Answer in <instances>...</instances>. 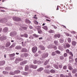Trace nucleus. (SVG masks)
Here are the masks:
<instances>
[{"instance_id": "63", "label": "nucleus", "mask_w": 77, "mask_h": 77, "mask_svg": "<svg viewBox=\"0 0 77 77\" xmlns=\"http://www.w3.org/2000/svg\"><path fill=\"white\" fill-rule=\"evenodd\" d=\"M52 26L53 27H54V29H56V28H57V27L56 26H55L54 25H52Z\"/></svg>"}, {"instance_id": "29", "label": "nucleus", "mask_w": 77, "mask_h": 77, "mask_svg": "<svg viewBox=\"0 0 77 77\" xmlns=\"http://www.w3.org/2000/svg\"><path fill=\"white\" fill-rule=\"evenodd\" d=\"M68 69L69 70H70V71H72V70L73 69V68H72V67L71 66H69L68 67Z\"/></svg>"}, {"instance_id": "51", "label": "nucleus", "mask_w": 77, "mask_h": 77, "mask_svg": "<svg viewBox=\"0 0 77 77\" xmlns=\"http://www.w3.org/2000/svg\"><path fill=\"white\" fill-rule=\"evenodd\" d=\"M33 18H35V20H37V19H38V17H36V15H35L34 17H33Z\"/></svg>"}, {"instance_id": "4", "label": "nucleus", "mask_w": 77, "mask_h": 77, "mask_svg": "<svg viewBox=\"0 0 77 77\" xmlns=\"http://www.w3.org/2000/svg\"><path fill=\"white\" fill-rule=\"evenodd\" d=\"M37 50H38V48L36 46H34L32 48V51L34 53H35V52L37 51Z\"/></svg>"}, {"instance_id": "25", "label": "nucleus", "mask_w": 77, "mask_h": 77, "mask_svg": "<svg viewBox=\"0 0 77 77\" xmlns=\"http://www.w3.org/2000/svg\"><path fill=\"white\" fill-rule=\"evenodd\" d=\"M49 33H54V31L52 30H50L48 31Z\"/></svg>"}, {"instance_id": "2", "label": "nucleus", "mask_w": 77, "mask_h": 77, "mask_svg": "<svg viewBox=\"0 0 77 77\" xmlns=\"http://www.w3.org/2000/svg\"><path fill=\"white\" fill-rule=\"evenodd\" d=\"M48 53H45L42 54V58L45 59V58L47 57H48Z\"/></svg>"}, {"instance_id": "14", "label": "nucleus", "mask_w": 77, "mask_h": 77, "mask_svg": "<svg viewBox=\"0 0 77 77\" xmlns=\"http://www.w3.org/2000/svg\"><path fill=\"white\" fill-rule=\"evenodd\" d=\"M5 61L3 60V61H1L0 62V65H5Z\"/></svg>"}, {"instance_id": "11", "label": "nucleus", "mask_w": 77, "mask_h": 77, "mask_svg": "<svg viewBox=\"0 0 77 77\" xmlns=\"http://www.w3.org/2000/svg\"><path fill=\"white\" fill-rule=\"evenodd\" d=\"M22 48V47L20 46H17L15 47V49L17 50H21Z\"/></svg>"}, {"instance_id": "22", "label": "nucleus", "mask_w": 77, "mask_h": 77, "mask_svg": "<svg viewBox=\"0 0 77 77\" xmlns=\"http://www.w3.org/2000/svg\"><path fill=\"white\" fill-rule=\"evenodd\" d=\"M54 66L56 69H58L59 68V67H58V66L56 64H54Z\"/></svg>"}, {"instance_id": "56", "label": "nucleus", "mask_w": 77, "mask_h": 77, "mask_svg": "<svg viewBox=\"0 0 77 77\" xmlns=\"http://www.w3.org/2000/svg\"><path fill=\"white\" fill-rule=\"evenodd\" d=\"M17 39H19V41H20H20H23V38H18Z\"/></svg>"}, {"instance_id": "30", "label": "nucleus", "mask_w": 77, "mask_h": 77, "mask_svg": "<svg viewBox=\"0 0 77 77\" xmlns=\"http://www.w3.org/2000/svg\"><path fill=\"white\" fill-rule=\"evenodd\" d=\"M60 43H63L64 42V40L63 39H60Z\"/></svg>"}, {"instance_id": "34", "label": "nucleus", "mask_w": 77, "mask_h": 77, "mask_svg": "<svg viewBox=\"0 0 77 77\" xmlns=\"http://www.w3.org/2000/svg\"><path fill=\"white\" fill-rule=\"evenodd\" d=\"M33 35L35 37V38H38V37H39V35L35 34H33Z\"/></svg>"}, {"instance_id": "48", "label": "nucleus", "mask_w": 77, "mask_h": 77, "mask_svg": "<svg viewBox=\"0 0 77 77\" xmlns=\"http://www.w3.org/2000/svg\"><path fill=\"white\" fill-rule=\"evenodd\" d=\"M67 68V66H64L63 67V69H66V68Z\"/></svg>"}, {"instance_id": "35", "label": "nucleus", "mask_w": 77, "mask_h": 77, "mask_svg": "<svg viewBox=\"0 0 77 77\" xmlns=\"http://www.w3.org/2000/svg\"><path fill=\"white\" fill-rule=\"evenodd\" d=\"M34 23L35 24H37V25H38V21H36V20L34 21Z\"/></svg>"}, {"instance_id": "59", "label": "nucleus", "mask_w": 77, "mask_h": 77, "mask_svg": "<svg viewBox=\"0 0 77 77\" xmlns=\"http://www.w3.org/2000/svg\"><path fill=\"white\" fill-rule=\"evenodd\" d=\"M66 36H69V34L68 33H66Z\"/></svg>"}, {"instance_id": "64", "label": "nucleus", "mask_w": 77, "mask_h": 77, "mask_svg": "<svg viewBox=\"0 0 77 77\" xmlns=\"http://www.w3.org/2000/svg\"><path fill=\"white\" fill-rule=\"evenodd\" d=\"M63 46L65 48H66V45H65V44H64L63 45Z\"/></svg>"}, {"instance_id": "9", "label": "nucleus", "mask_w": 77, "mask_h": 77, "mask_svg": "<svg viewBox=\"0 0 77 77\" xmlns=\"http://www.w3.org/2000/svg\"><path fill=\"white\" fill-rule=\"evenodd\" d=\"M0 39L1 41H4V40L6 39V37L5 36H2L0 38Z\"/></svg>"}, {"instance_id": "7", "label": "nucleus", "mask_w": 77, "mask_h": 77, "mask_svg": "<svg viewBox=\"0 0 77 77\" xmlns=\"http://www.w3.org/2000/svg\"><path fill=\"white\" fill-rule=\"evenodd\" d=\"M27 61L26 60L23 61V62H21L20 63V65L21 66H23L25 64H26Z\"/></svg>"}, {"instance_id": "61", "label": "nucleus", "mask_w": 77, "mask_h": 77, "mask_svg": "<svg viewBox=\"0 0 77 77\" xmlns=\"http://www.w3.org/2000/svg\"><path fill=\"white\" fill-rule=\"evenodd\" d=\"M64 57H66L67 56V54L66 53H64Z\"/></svg>"}, {"instance_id": "31", "label": "nucleus", "mask_w": 77, "mask_h": 77, "mask_svg": "<svg viewBox=\"0 0 77 77\" xmlns=\"http://www.w3.org/2000/svg\"><path fill=\"white\" fill-rule=\"evenodd\" d=\"M26 23H27V24L28 23H30V21H29L28 19L26 20Z\"/></svg>"}, {"instance_id": "47", "label": "nucleus", "mask_w": 77, "mask_h": 77, "mask_svg": "<svg viewBox=\"0 0 77 77\" xmlns=\"http://www.w3.org/2000/svg\"><path fill=\"white\" fill-rule=\"evenodd\" d=\"M69 54L70 55H71V56H72V57H73V54H72V52H69Z\"/></svg>"}, {"instance_id": "13", "label": "nucleus", "mask_w": 77, "mask_h": 77, "mask_svg": "<svg viewBox=\"0 0 77 77\" xmlns=\"http://www.w3.org/2000/svg\"><path fill=\"white\" fill-rule=\"evenodd\" d=\"M21 52L24 53V52H27V50L25 48H22L21 50Z\"/></svg>"}, {"instance_id": "54", "label": "nucleus", "mask_w": 77, "mask_h": 77, "mask_svg": "<svg viewBox=\"0 0 77 77\" xmlns=\"http://www.w3.org/2000/svg\"><path fill=\"white\" fill-rule=\"evenodd\" d=\"M68 41L69 42H71V39L69 38H68Z\"/></svg>"}, {"instance_id": "38", "label": "nucleus", "mask_w": 77, "mask_h": 77, "mask_svg": "<svg viewBox=\"0 0 77 77\" xmlns=\"http://www.w3.org/2000/svg\"><path fill=\"white\" fill-rule=\"evenodd\" d=\"M50 72L51 73H54V72H55V70L53 69H51V70Z\"/></svg>"}, {"instance_id": "52", "label": "nucleus", "mask_w": 77, "mask_h": 77, "mask_svg": "<svg viewBox=\"0 0 77 77\" xmlns=\"http://www.w3.org/2000/svg\"><path fill=\"white\" fill-rule=\"evenodd\" d=\"M1 48L2 50H3V49H4L5 48V46H1Z\"/></svg>"}, {"instance_id": "49", "label": "nucleus", "mask_w": 77, "mask_h": 77, "mask_svg": "<svg viewBox=\"0 0 77 77\" xmlns=\"http://www.w3.org/2000/svg\"><path fill=\"white\" fill-rule=\"evenodd\" d=\"M68 75H69V76L70 77H72V76L71 75V74L70 72H69V73H68Z\"/></svg>"}, {"instance_id": "57", "label": "nucleus", "mask_w": 77, "mask_h": 77, "mask_svg": "<svg viewBox=\"0 0 77 77\" xmlns=\"http://www.w3.org/2000/svg\"><path fill=\"white\" fill-rule=\"evenodd\" d=\"M69 60H70V59H73V58H72V56H71L69 57Z\"/></svg>"}, {"instance_id": "23", "label": "nucleus", "mask_w": 77, "mask_h": 77, "mask_svg": "<svg viewBox=\"0 0 77 77\" xmlns=\"http://www.w3.org/2000/svg\"><path fill=\"white\" fill-rule=\"evenodd\" d=\"M49 62V60H47L46 61L45 63H44V65H47L48 64V63Z\"/></svg>"}, {"instance_id": "5", "label": "nucleus", "mask_w": 77, "mask_h": 77, "mask_svg": "<svg viewBox=\"0 0 77 77\" xmlns=\"http://www.w3.org/2000/svg\"><path fill=\"white\" fill-rule=\"evenodd\" d=\"M17 35V32L15 31H13L10 33V35L11 36H14Z\"/></svg>"}, {"instance_id": "40", "label": "nucleus", "mask_w": 77, "mask_h": 77, "mask_svg": "<svg viewBox=\"0 0 77 77\" xmlns=\"http://www.w3.org/2000/svg\"><path fill=\"white\" fill-rule=\"evenodd\" d=\"M73 61L74 59H73V58L69 60V62H70V63H71V62H73Z\"/></svg>"}, {"instance_id": "19", "label": "nucleus", "mask_w": 77, "mask_h": 77, "mask_svg": "<svg viewBox=\"0 0 77 77\" xmlns=\"http://www.w3.org/2000/svg\"><path fill=\"white\" fill-rule=\"evenodd\" d=\"M76 72H77V69H74L72 70V73H73V74H75Z\"/></svg>"}, {"instance_id": "55", "label": "nucleus", "mask_w": 77, "mask_h": 77, "mask_svg": "<svg viewBox=\"0 0 77 77\" xmlns=\"http://www.w3.org/2000/svg\"><path fill=\"white\" fill-rule=\"evenodd\" d=\"M57 38H59L60 37V34H58L57 35Z\"/></svg>"}, {"instance_id": "58", "label": "nucleus", "mask_w": 77, "mask_h": 77, "mask_svg": "<svg viewBox=\"0 0 77 77\" xmlns=\"http://www.w3.org/2000/svg\"><path fill=\"white\" fill-rule=\"evenodd\" d=\"M66 52L67 53H69V50L68 49H67L66 50Z\"/></svg>"}, {"instance_id": "20", "label": "nucleus", "mask_w": 77, "mask_h": 77, "mask_svg": "<svg viewBox=\"0 0 77 77\" xmlns=\"http://www.w3.org/2000/svg\"><path fill=\"white\" fill-rule=\"evenodd\" d=\"M22 74L24 75H27L28 74V73L27 72H21Z\"/></svg>"}, {"instance_id": "45", "label": "nucleus", "mask_w": 77, "mask_h": 77, "mask_svg": "<svg viewBox=\"0 0 77 77\" xmlns=\"http://www.w3.org/2000/svg\"><path fill=\"white\" fill-rule=\"evenodd\" d=\"M3 74H8V72L5 71H3Z\"/></svg>"}, {"instance_id": "1", "label": "nucleus", "mask_w": 77, "mask_h": 77, "mask_svg": "<svg viewBox=\"0 0 77 77\" xmlns=\"http://www.w3.org/2000/svg\"><path fill=\"white\" fill-rule=\"evenodd\" d=\"M20 71H19V70H17L14 71V72H10L9 73V74L10 75H14V74H18V73H20Z\"/></svg>"}, {"instance_id": "37", "label": "nucleus", "mask_w": 77, "mask_h": 77, "mask_svg": "<svg viewBox=\"0 0 77 77\" xmlns=\"http://www.w3.org/2000/svg\"><path fill=\"white\" fill-rule=\"evenodd\" d=\"M54 43L55 44H56V45H58V42H57V41L55 40L54 41Z\"/></svg>"}, {"instance_id": "33", "label": "nucleus", "mask_w": 77, "mask_h": 77, "mask_svg": "<svg viewBox=\"0 0 77 77\" xmlns=\"http://www.w3.org/2000/svg\"><path fill=\"white\" fill-rule=\"evenodd\" d=\"M72 44L73 45H75V44H76V42L75 41H73L72 42Z\"/></svg>"}, {"instance_id": "62", "label": "nucleus", "mask_w": 77, "mask_h": 77, "mask_svg": "<svg viewBox=\"0 0 77 77\" xmlns=\"http://www.w3.org/2000/svg\"><path fill=\"white\" fill-rule=\"evenodd\" d=\"M13 47H14V45H12L10 47V48H13Z\"/></svg>"}, {"instance_id": "50", "label": "nucleus", "mask_w": 77, "mask_h": 77, "mask_svg": "<svg viewBox=\"0 0 77 77\" xmlns=\"http://www.w3.org/2000/svg\"><path fill=\"white\" fill-rule=\"evenodd\" d=\"M16 21H21V19H20V18H18L17 17Z\"/></svg>"}, {"instance_id": "28", "label": "nucleus", "mask_w": 77, "mask_h": 77, "mask_svg": "<svg viewBox=\"0 0 77 77\" xmlns=\"http://www.w3.org/2000/svg\"><path fill=\"white\" fill-rule=\"evenodd\" d=\"M57 54H60V51L59 50H57L55 51Z\"/></svg>"}, {"instance_id": "10", "label": "nucleus", "mask_w": 77, "mask_h": 77, "mask_svg": "<svg viewBox=\"0 0 77 77\" xmlns=\"http://www.w3.org/2000/svg\"><path fill=\"white\" fill-rule=\"evenodd\" d=\"M39 47L40 48V49L42 50H44L45 49V47H44V46H43L42 45H40Z\"/></svg>"}, {"instance_id": "12", "label": "nucleus", "mask_w": 77, "mask_h": 77, "mask_svg": "<svg viewBox=\"0 0 77 77\" xmlns=\"http://www.w3.org/2000/svg\"><path fill=\"white\" fill-rule=\"evenodd\" d=\"M42 70H44V68L43 67H40L37 70V71L38 72H41Z\"/></svg>"}, {"instance_id": "17", "label": "nucleus", "mask_w": 77, "mask_h": 77, "mask_svg": "<svg viewBox=\"0 0 77 77\" xmlns=\"http://www.w3.org/2000/svg\"><path fill=\"white\" fill-rule=\"evenodd\" d=\"M44 72H45V73H47V74H50L49 70L48 69H45L44 70Z\"/></svg>"}, {"instance_id": "46", "label": "nucleus", "mask_w": 77, "mask_h": 77, "mask_svg": "<svg viewBox=\"0 0 77 77\" xmlns=\"http://www.w3.org/2000/svg\"><path fill=\"white\" fill-rule=\"evenodd\" d=\"M24 56L25 57H27L28 56V54L25 53L24 54Z\"/></svg>"}, {"instance_id": "15", "label": "nucleus", "mask_w": 77, "mask_h": 77, "mask_svg": "<svg viewBox=\"0 0 77 77\" xmlns=\"http://www.w3.org/2000/svg\"><path fill=\"white\" fill-rule=\"evenodd\" d=\"M11 45V43L10 42H7L6 45L5 47H9L10 45Z\"/></svg>"}, {"instance_id": "8", "label": "nucleus", "mask_w": 77, "mask_h": 77, "mask_svg": "<svg viewBox=\"0 0 77 77\" xmlns=\"http://www.w3.org/2000/svg\"><path fill=\"white\" fill-rule=\"evenodd\" d=\"M38 66L36 65H30V67L33 69H36Z\"/></svg>"}, {"instance_id": "60", "label": "nucleus", "mask_w": 77, "mask_h": 77, "mask_svg": "<svg viewBox=\"0 0 77 77\" xmlns=\"http://www.w3.org/2000/svg\"><path fill=\"white\" fill-rule=\"evenodd\" d=\"M60 77H65V76H64V75H63L62 74H61L60 75Z\"/></svg>"}, {"instance_id": "6", "label": "nucleus", "mask_w": 77, "mask_h": 77, "mask_svg": "<svg viewBox=\"0 0 77 77\" xmlns=\"http://www.w3.org/2000/svg\"><path fill=\"white\" fill-rule=\"evenodd\" d=\"M23 59H22L21 58H17L16 60L15 63H18L19 61H23Z\"/></svg>"}, {"instance_id": "43", "label": "nucleus", "mask_w": 77, "mask_h": 77, "mask_svg": "<svg viewBox=\"0 0 77 77\" xmlns=\"http://www.w3.org/2000/svg\"><path fill=\"white\" fill-rule=\"evenodd\" d=\"M66 45L67 48H69L70 47V45L68 44H66Z\"/></svg>"}, {"instance_id": "27", "label": "nucleus", "mask_w": 77, "mask_h": 77, "mask_svg": "<svg viewBox=\"0 0 77 77\" xmlns=\"http://www.w3.org/2000/svg\"><path fill=\"white\" fill-rule=\"evenodd\" d=\"M18 17H13V19L14 21H17V18Z\"/></svg>"}, {"instance_id": "26", "label": "nucleus", "mask_w": 77, "mask_h": 77, "mask_svg": "<svg viewBox=\"0 0 77 77\" xmlns=\"http://www.w3.org/2000/svg\"><path fill=\"white\" fill-rule=\"evenodd\" d=\"M37 63H38V65H40V64L42 63V62L40 60L37 61Z\"/></svg>"}, {"instance_id": "32", "label": "nucleus", "mask_w": 77, "mask_h": 77, "mask_svg": "<svg viewBox=\"0 0 77 77\" xmlns=\"http://www.w3.org/2000/svg\"><path fill=\"white\" fill-rule=\"evenodd\" d=\"M23 37H25V38H27L28 37V35L27 34H23Z\"/></svg>"}, {"instance_id": "36", "label": "nucleus", "mask_w": 77, "mask_h": 77, "mask_svg": "<svg viewBox=\"0 0 77 77\" xmlns=\"http://www.w3.org/2000/svg\"><path fill=\"white\" fill-rule=\"evenodd\" d=\"M60 59L61 60H63L64 59V57L62 56H60Z\"/></svg>"}, {"instance_id": "18", "label": "nucleus", "mask_w": 77, "mask_h": 77, "mask_svg": "<svg viewBox=\"0 0 77 77\" xmlns=\"http://www.w3.org/2000/svg\"><path fill=\"white\" fill-rule=\"evenodd\" d=\"M42 28L44 29L45 30H48V26H45L42 27Z\"/></svg>"}, {"instance_id": "21", "label": "nucleus", "mask_w": 77, "mask_h": 77, "mask_svg": "<svg viewBox=\"0 0 77 77\" xmlns=\"http://www.w3.org/2000/svg\"><path fill=\"white\" fill-rule=\"evenodd\" d=\"M29 69V66H28L26 65L25 66V70L26 71H27Z\"/></svg>"}, {"instance_id": "42", "label": "nucleus", "mask_w": 77, "mask_h": 77, "mask_svg": "<svg viewBox=\"0 0 77 77\" xmlns=\"http://www.w3.org/2000/svg\"><path fill=\"white\" fill-rule=\"evenodd\" d=\"M33 63L34 64H36V63H37V61L36 60H33Z\"/></svg>"}, {"instance_id": "39", "label": "nucleus", "mask_w": 77, "mask_h": 77, "mask_svg": "<svg viewBox=\"0 0 77 77\" xmlns=\"http://www.w3.org/2000/svg\"><path fill=\"white\" fill-rule=\"evenodd\" d=\"M52 46V45L51 44L48 46V48H51L52 47H53Z\"/></svg>"}, {"instance_id": "44", "label": "nucleus", "mask_w": 77, "mask_h": 77, "mask_svg": "<svg viewBox=\"0 0 77 77\" xmlns=\"http://www.w3.org/2000/svg\"><path fill=\"white\" fill-rule=\"evenodd\" d=\"M50 65H47L46 66H45V68L46 69H47V68H50Z\"/></svg>"}, {"instance_id": "24", "label": "nucleus", "mask_w": 77, "mask_h": 77, "mask_svg": "<svg viewBox=\"0 0 77 77\" xmlns=\"http://www.w3.org/2000/svg\"><path fill=\"white\" fill-rule=\"evenodd\" d=\"M15 54H10L9 55V57H14V56H15Z\"/></svg>"}, {"instance_id": "16", "label": "nucleus", "mask_w": 77, "mask_h": 77, "mask_svg": "<svg viewBox=\"0 0 77 77\" xmlns=\"http://www.w3.org/2000/svg\"><path fill=\"white\" fill-rule=\"evenodd\" d=\"M8 30V29L7 27L5 28L3 30L4 32H7Z\"/></svg>"}, {"instance_id": "3", "label": "nucleus", "mask_w": 77, "mask_h": 77, "mask_svg": "<svg viewBox=\"0 0 77 77\" xmlns=\"http://www.w3.org/2000/svg\"><path fill=\"white\" fill-rule=\"evenodd\" d=\"M37 30L38 31V33H39V34H41V33H42V30H41V27L39 26H37Z\"/></svg>"}, {"instance_id": "41", "label": "nucleus", "mask_w": 77, "mask_h": 77, "mask_svg": "<svg viewBox=\"0 0 77 77\" xmlns=\"http://www.w3.org/2000/svg\"><path fill=\"white\" fill-rule=\"evenodd\" d=\"M56 54V53L54 52H53L52 53L51 55L52 56H55Z\"/></svg>"}, {"instance_id": "53", "label": "nucleus", "mask_w": 77, "mask_h": 77, "mask_svg": "<svg viewBox=\"0 0 77 77\" xmlns=\"http://www.w3.org/2000/svg\"><path fill=\"white\" fill-rule=\"evenodd\" d=\"M59 68H62V64L59 65Z\"/></svg>"}]
</instances>
